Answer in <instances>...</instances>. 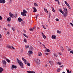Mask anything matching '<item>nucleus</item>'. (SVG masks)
Masks as SVG:
<instances>
[{
    "label": "nucleus",
    "instance_id": "obj_1",
    "mask_svg": "<svg viewBox=\"0 0 73 73\" xmlns=\"http://www.w3.org/2000/svg\"><path fill=\"white\" fill-rule=\"evenodd\" d=\"M17 60L18 62V63L20 66H21V67L22 68H24V66H24V64H23V62H21V60H19V59L18 58H17Z\"/></svg>",
    "mask_w": 73,
    "mask_h": 73
},
{
    "label": "nucleus",
    "instance_id": "obj_2",
    "mask_svg": "<svg viewBox=\"0 0 73 73\" xmlns=\"http://www.w3.org/2000/svg\"><path fill=\"white\" fill-rule=\"evenodd\" d=\"M23 12L21 13V14L23 16H27V15H26V13H28V12L27 11L23 9Z\"/></svg>",
    "mask_w": 73,
    "mask_h": 73
},
{
    "label": "nucleus",
    "instance_id": "obj_3",
    "mask_svg": "<svg viewBox=\"0 0 73 73\" xmlns=\"http://www.w3.org/2000/svg\"><path fill=\"white\" fill-rule=\"evenodd\" d=\"M60 12L62 14H63L64 16H65V17H66V16L68 15V13H67V12L66 11L65 12V14L64 13V12H63V11H62V10Z\"/></svg>",
    "mask_w": 73,
    "mask_h": 73
},
{
    "label": "nucleus",
    "instance_id": "obj_4",
    "mask_svg": "<svg viewBox=\"0 0 73 73\" xmlns=\"http://www.w3.org/2000/svg\"><path fill=\"white\" fill-rule=\"evenodd\" d=\"M35 62H36L38 64H40V60L38 59H36L35 60Z\"/></svg>",
    "mask_w": 73,
    "mask_h": 73
},
{
    "label": "nucleus",
    "instance_id": "obj_5",
    "mask_svg": "<svg viewBox=\"0 0 73 73\" xmlns=\"http://www.w3.org/2000/svg\"><path fill=\"white\" fill-rule=\"evenodd\" d=\"M18 20L19 23H20V22H21V21H23V19H21V18L20 17L18 18Z\"/></svg>",
    "mask_w": 73,
    "mask_h": 73
},
{
    "label": "nucleus",
    "instance_id": "obj_6",
    "mask_svg": "<svg viewBox=\"0 0 73 73\" xmlns=\"http://www.w3.org/2000/svg\"><path fill=\"white\" fill-rule=\"evenodd\" d=\"M0 3H2V4H4L5 3V0H0Z\"/></svg>",
    "mask_w": 73,
    "mask_h": 73
},
{
    "label": "nucleus",
    "instance_id": "obj_7",
    "mask_svg": "<svg viewBox=\"0 0 73 73\" xmlns=\"http://www.w3.org/2000/svg\"><path fill=\"white\" fill-rule=\"evenodd\" d=\"M51 38L52 39H56V36L54 35H52V36Z\"/></svg>",
    "mask_w": 73,
    "mask_h": 73
},
{
    "label": "nucleus",
    "instance_id": "obj_8",
    "mask_svg": "<svg viewBox=\"0 0 73 73\" xmlns=\"http://www.w3.org/2000/svg\"><path fill=\"white\" fill-rule=\"evenodd\" d=\"M9 15L10 17H12V18H13V16H14L12 14V13H9Z\"/></svg>",
    "mask_w": 73,
    "mask_h": 73
},
{
    "label": "nucleus",
    "instance_id": "obj_9",
    "mask_svg": "<svg viewBox=\"0 0 73 73\" xmlns=\"http://www.w3.org/2000/svg\"><path fill=\"white\" fill-rule=\"evenodd\" d=\"M28 73H35V71H27Z\"/></svg>",
    "mask_w": 73,
    "mask_h": 73
},
{
    "label": "nucleus",
    "instance_id": "obj_10",
    "mask_svg": "<svg viewBox=\"0 0 73 73\" xmlns=\"http://www.w3.org/2000/svg\"><path fill=\"white\" fill-rule=\"evenodd\" d=\"M4 70L3 69L0 67V73H2V72Z\"/></svg>",
    "mask_w": 73,
    "mask_h": 73
},
{
    "label": "nucleus",
    "instance_id": "obj_11",
    "mask_svg": "<svg viewBox=\"0 0 73 73\" xmlns=\"http://www.w3.org/2000/svg\"><path fill=\"white\" fill-rule=\"evenodd\" d=\"M2 62H3V64L5 65H6V61H5L4 60H3Z\"/></svg>",
    "mask_w": 73,
    "mask_h": 73
},
{
    "label": "nucleus",
    "instance_id": "obj_12",
    "mask_svg": "<svg viewBox=\"0 0 73 73\" xmlns=\"http://www.w3.org/2000/svg\"><path fill=\"white\" fill-rule=\"evenodd\" d=\"M33 9L34 10V11H33V12H37V9H36V8L35 7H33Z\"/></svg>",
    "mask_w": 73,
    "mask_h": 73
},
{
    "label": "nucleus",
    "instance_id": "obj_13",
    "mask_svg": "<svg viewBox=\"0 0 73 73\" xmlns=\"http://www.w3.org/2000/svg\"><path fill=\"white\" fill-rule=\"evenodd\" d=\"M12 68H13L14 69H16V68H17V66L14 65H12Z\"/></svg>",
    "mask_w": 73,
    "mask_h": 73
},
{
    "label": "nucleus",
    "instance_id": "obj_14",
    "mask_svg": "<svg viewBox=\"0 0 73 73\" xmlns=\"http://www.w3.org/2000/svg\"><path fill=\"white\" fill-rule=\"evenodd\" d=\"M38 54L39 56H42V54L41 52H38Z\"/></svg>",
    "mask_w": 73,
    "mask_h": 73
},
{
    "label": "nucleus",
    "instance_id": "obj_15",
    "mask_svg": "<svg viewBox=\"0 0 73 73\" xmlns=\"http://www.w3.org/2000/svg\"><path fill=\"white\" fill-rule=\"evenodd\" d=\"M7 21H11V17L8 18L7 19Z\"/></svg>",
    "mask_w": 73,
    "mask_h": 73
},
{
    "label": "nucleus",
    "instance_id": "obj_16",
    "mask_svg": "<svg viewBox=\"0 0 73 73\" xmlns=\"http://www.w3.org/2000/svg\"><path fill=\"white\" fill-rule=\"evenodd\" d=\"M28 52L30 54H32L33 53V52L31 51H29Z\"/></svg>",
    "mask_w": 73,
    "mask_h": 73
},
{
    "label": "nucleus",
    "instance_id": "obj_17",
    "mask_svg": "<svg viewBox=\"0 0 73 73\" xmlns=\"http://www.w3.org/2000/svg\"><path fill=\"white\" fill-rule=\"evenodd\" d=\"M60 70H61V69L60 68H58L57 70V72H60Z\"/></svg>",
    "mask_w": 73,
    "mask_h": 73
},
{
    "label": "nucleus",
    "instance_id": "obj_18",
    "mask_svg": "<svg viewBox=\"0 0 73 73\" xmlns=\"http://www.w3.org/2000/svg\"><path fill=\"white\" fill-rule=\"evenodd\" d=\"M25 47L26 48V49H27L28 48H29V45H25Z\"/></svg>",
    "mask_w": 73,
    "mask_h": 73
},
{
    "label": "nucleus",
    "instance_id": "obj_19",
    "mask_svg": "<svg viewBox=\"0 0 73 73\" xmlns=\"http://www.w3.org/2000/svg\"><path fill=\"white\" fill-rule=\"evenodd\" d=\"M34 4L35 7H38V5L36 3H34Z\"/></svg>",
    "mask_w": 73,
    "mask_h": 73
},
{
    "label": "nucleus",
    "instance_id": "obj_20",
    "mask_svg": "<svg viewBox=\"0 0 73 73\" xmlns=\"http://www.w3.org/2000/svg\"><path fill=\"white\" fill-rule=\"evenodd\" d=\"M60 48L61 50L62 51H64V48H63V47L62 46H60Z\"/></svg>",
    "mask_w": 73,
    "mask_h": 73
},
{
    "label": "nucleus",
    "instance_id": "obj_21",
    "mask_svg": "<svg viewBox=\"0 0 73 73\" xmlns=\"http://www.w3.org/2000/svg\"><path fill=\"white\" fill-rule=\"evenodd\" d=\"M49 63L51 65H53V62L52 61H49Z\"/></svg>",
    "mask_w": 73,
    "mask_h": 73
},
{
    "label": "nucleus",
    "instance_id": "obj_22",
    "mask_svg": "<svg viewBox=\"0 0 73 73\" xmlns=\"http://www.w3.org/2000/svg\"><path fill=\"white\" fill-rule=\"evenodd\" d=\"M12 29H13V31H15V30H16V28H15V27H13L12 28Z\"/></svg>",
    "mask_w": 73,
    "mask_h": 73
},
{
    "label": "nucleus",
    "instance_id": "obj_23",
    "mask_svg": "<svg viewBox=\"0 0 73 73\" xmlns=\"http://www.w3.org/2000/svg\"><path fill=\"white\" fill-rule=\"evenodd\" d=\"M17 14L16 13L15 14L14 17L15 18H16V17H17Z\"/></svg>",
    "mask_w": 73,
    "mask_h": 73
},
{
    "label": "nucleus",
    "instance_id": "obj_24",
    "mask_svg": "<svg viewBox=\"0 0 73 73\" xmlns=\"http://www.w3.org/2000/svg\"><path fill=\"white\" fill-rule=\"evenodd\" d=\"M44 10L45 11H46V12L48 13V10H47V9H44Z\"/></svg>",
    "mask_w": 73,
    "mask_h": 73
},
{
    "label": "nucleus",
    "instance_id": "obj_25",
    "mask_svg": "<svg viewBox=\"0 0 73 73\" xmlns=\"http://www.w3.org/2000/svg\"><path fill=\"white\" fill-rule=\"evenodd\" d=\"M63 9H64V10H65L66 11H65V12H67V11H68V10H67V9H66V8L64 7Z\"/></svg>",
    "mask_w": 73,
    "mask_h": 73
},
{
    "label": "nucleus",
    "instance_id": "obj_26",
    "mask_svg": "<svg viewBox=\"0 0 73 73\" xmlns=\"http://www.w3.org/2000/svg\"><path fill=\"white\" fill-rule=\"evenodd\" d=\"M6 61H7V62H11V61H10L9 60V59H6Z\"/></svg>",
    "mask_w": 73,
    "mask_h": 73
},
{
    "label": "nucleus",
    "instance_id": "obj_27",
    "mask_svg": "<svg viewBox=\"0 0 73 73\" xmlns=\"http://www.w3.org/2000/svg\"><path fill=\"white\" fill-rule=\"evenodd\" d=\"M7 47L10 49H11V48H12V47L11 46L9 45L7 46Z\"/></svg>",
    "mask_w": 73,
    "mask_h": 73
},
{
    "label": "nucleus",
    "instance_id": "obj_28",
    "mask_svg": "<svg viewBox=\"0 0 73 73\" xmlns=\"http://www.w3.org/2000/svg\"><path fill=\"white\" fill-rule=\"evenodd\" d=\"M57 33H59L60 34V33H61V31H57Z\"/></svg>",
    "mask_w": 73,
    "mask_h": 73
},
{
    "label": "nucleus",
    "instance_id": "obj_29",
    "mask_svg": "<svg viewBox=\"0 0 73 73\" xmlns=\"http://www.w3.org/2000/svg\"><path fill=\"white\" fill-rule=\"evenodd\" d=\"M23 35H24V36H25L26 37H27V38H28V36H27L26 34H23Z\"/></svg>",
    "mask_w": 73,
    "mask_h": 73
},
{
    "label": "nucleus",
    "instance_id": "obj_30",
    "mask_svg": "<svg viewBox=\"0 0 73 73\" xmlns=\"http://www.w3.org/2000/svg\"><path fill=\"white\" fill-rule=\"evenodd\" d=\"M36 28V27H34L33 28V31H35L36 30V29H35Z\"/></svg>",
    "mask_w": 73,
    "mask_h": 73
},
{
    "label": "nucleus",
    "instance_id": "obj_31",
    "mask_svg": "<svg viewBox=\"0 0 73 73\" xmlns=\"http://www.w3.org/2000/svg\"><path fill=\"white\" fill-rule=\"evenodd\" d=\"M22 59L23 61H25L26 60L24 58H22Z\"/></svg>",
    "mask_w": 73,
    "mask_h": 73
},
{
    "label": "nucleus",
    "instance_id": "obj_32",
    "mask_svg": "<svg viewBox=\"0 0 73 73\" xmlns=\"http://www.w3.org/2000/svg\"><path fill=\"white\" fill-rule=\"evenodd\" d=\"M54 55L56 57H57V54H56V53H55L54 54Z\"/></svg>",
    "mask_w": 73,
    "mask_h": 73
},
{
    "label": "nucleus",
    "instance_id": "obj_33",
    "mask_svg": "<svg viewBox=\"0 0 73 73\" xmlns=\"http://www.w3.org/2000/svg\"><path fill=\"white\" fill-rule=\"evenodd\" d=\"M3 19V17L1 16L0 15V20H1Z\"/></svg>",
    "mask_w": 73,
    "mask_h": 73
},
{
    "label": "nucleus",
    "instance_id": "obj_34",
    "mask_svg": "<svg viewBox=\"0 0 73 73\" xmlns=\"http://www.w3.org/2000/svg\"><path fill=\"white\" fill-rule=\"evenodd\" d=\"M44 38V39H45V38H46V36H45V35H44L43 36H42Z\"/></svg>",
    "mask_w": 73,
    "mask_h": 73
},
{
    "label": "nucleus",
    "instance_id": "obj_35",
    "mask_svg": "<svg viewBox=\"0 0 73 73\" xmlns=\"http://www.w3.org/2000/svg\"><path fill=\"white\" fill-rule=\"evenodd\" d=\"M24 41L26 43L27 41V39H24Z\"/></svg>",
    "mask_w": 73,
    "mask_h": 73
},
{
    "label": "nucleus",
    "instance_id": "obj_36",
    "mask_svg": "<svg viewBox=\"0 0 73 73\" xmlns=\"http://www.w3.org/2000/svg\"><path fill=\"white\" fill-rule=\"evenodd\" d=\"M57 64H58V65H61V62H58Z\"/></svg>",
    "mask_w": 73,
    "mask_h": 73
},
{
    "label": "nucleus",
    "instance_id": "obj_37",
    "mask_svg": "<svg viewBox=\"0 0 73 73\" xmlns=\"http://www.w3.org/2000/svg\"><path fill=\"white\" fill-rule=\"evenodd\" d=\"M46 49V51L48 52H50V50H49V49Z\"/></svg>",
    "mask_w": 73,
    "mask_h": 73
},
{
    "label": "nucleus",
    "instance_id": "obj_38",
    "mask_svg": "<svg viewBox=\"0 0 73 73\" xmlns=\"http://www.w3.org/2000/svg\"><path fill=\"white\" fill-rule=\"evenodd\" d=\"M27 65H28V66H30V65H31V64H30V63H27Z\"/></svg>",
    "mask_w": 73,
    "mask_h": 73
},
{
    "label": "nucleus",
    "instance_id": "obj_39",
    "mask_svg": "<svg viewBox=\"0 0 73 73\" xmlns=\"http://www.w3.org/2000/svg\"><path fill=\"white\" fill-rule=\"evenodd\" d=\"M50 15H51V13H49V18H50Z\"/></svg>",
    "mask_w": 73,
    "mask_h": 73
},
{
    "label": "nucleus",
    "instance_id": "obj_40",
    "mask_svg": "<svg viewBox=\"0 0 73 73\" xmlns=\"http://www.w3.org/2000/svg\"><path fill=\"white\" fill-rule=\"evenodd\" d=\"M42 45H43V46H44V48H45L46 49V47H45V45L43 44H42Z\"/></svg>",
    "mask_w": 73,
    "mask_h": 73
},
{
    "label": "nucleus",
    "instance_id": "obj_41",
    "mask_svg": "<svg viewBox=\"0 0 73 73\" xmlns=\"http://www.w3.org/2000/svg\"><path fill=\"white\" fill-rule=\"evenodd\" d=\"M42 26L43 27V28L45 29H46V27H45L44 25H42Z\"/></svg>",
    "mask_w": 73,
    "mask_h": 73
},
{
    "label": "nucleus",
    "instance_id": "obj_42",
    "mask_svg": "<svg viewBox=\"0 0 73 73\" xmlns=\"http://www.w3.org/2000/svg\"><path fill=\"white\" fill-rule=\"evenodd\" d=\"M30 31H33V30L31 28L30 29Z\"/></svg>",
    "mask_w": 73,
    "mask_h": 73
},
{
    "label": "nucleus",
    "instance_id": "obj_43",
    "mask_svg": "<svg viewBox=\"0 0 73 73\" xmlns=\"http://www.w3.org/2000/svg\"><path fill=\"white\" fill-rule=\"evenodd\" d=\"M64 2H65V3L66 4V5L67 4H68V3H67V2H66V1H64Z\"/></svg>",
    "mask_w": 73,
    "mask_h": 73
},
{
    "label": "nucleus",
    "instance_id": "obj_44",
    "mask_svg": "<svg viewBox=\"0 0 73 73\" xmlns=\"http://www.w3.org/2000/svg\"><path fill=\"white\" fill-rule=\"evenodd\" d=\"M56 20L57 21H59V20L58 19L56 18Z\"/></svg>",
    "mask_w": 73,
    "mask_h": 73
},
{
    "label": "nucleus",
    "instance_id": "obj_45",
    "mask_svg": "<svg viewBox=\"0 0 73 73\" xmlns=\"http://www.w3.org/2000/svg\"><path fill=\"white\" fill-rule=\"evenodd\" d=\"M70 24L71 25L72 27H73V24L72 23H70Z\"/></svg>",
    "mask_w": 73,
    "mask_h": 73
},
{
    "label": "nucleus",
    "instance_id": "obj_46",
    "mask_svg": "<svg viewBox=\"0 0 73 73\" xmlns=\"http://www.w3.org/2000/svg\"><path fill=\"white\" fill-rule=\"evenodd\" d=\"M67 72L68 73H69V72H70V71H69V70H67Z\"/></svg>",
    "mask_w": 73,
    "mask_h": 73
},
{
    "label": "nucleus",
    "instance_id": "obj_47",
    "mask_svg": "<svg viewBox=\"0 0 73 73\" xmlns=\"http://www.w3.org/2000/svg\"><path fill=\"white\" fill-rule=\"evenodd\" d=\"M62 11V10H61V9H59V11L60 12H61Z\"/></svg>",
    "mask_w": 73,
    "mask_h": 73
},
{
    "label": "nucleus",
    "instance_id": "obj_48",
    "mask_svg": "<svg viewBox=\"0 0 73 73\" xmlns=\"http://www.w3.org/2000/svg\"><path fill=\"white\" fill-rule=\"evenodd\" d=\"M25 62V64H27V60H26L25 61H24Z\"/></svg>",
    "mask_w": 73,
    "mask_h": 73
},
{
    "label": "nucleus",
    "instance_id": "obj_49",
    "mask_svg": "<svg viewBox=\"0 0 73 73\" xmlns=\"http://www.w3.org/2000/svg\"><path fill=\"white\" fill-rule=\"evenodd\" d=\"M13 0H10V1H9V2L10 3L12 2V1Z\"/></svg>",
    "mask_w": 73,
    "mask_h": 73
},
{
    "label": "nucleus",
    "instance_id": "obj_50",
    "mask_svg": "<svg viewBox=\"0 0 73 73\" xmlns=\"http://www.w3.org/2000/svg\"><path fill=\"white\" fill-rule=\"evenodd\" d=\"M53 12H55V10H54V9H53V10H52Z\"/></svg>",
    "mask_w": 73,
    "mask_h": 73
},
{
    "label": "nucleus",
    "instance_id": "obj_51",
    "mask_svg": "<svg viewBox=\"0 0 73 73\" xmlns=\"http://www.w3.org/2000/svg\"><path fill=\"white\" fill-rule=\"evenodd\" d=\"M12 48H13V49H15V48L13 47V46H11Z\"/></svg>",
    "mask_w": 73,
    "mask_h": 73
},
{
    "label": "nucleus",
    "instance_id": "obj_52",
    "mask_svg": "<svg viewBox=\"0 0 73 73\" xmlns=\"http://www.w3.org/2000/svg\"><path fill=\"white\" fill-rule=\"evenodd\" d=\"M66 5H67V6H68V7H69L70 6L69 5L68 3H67V4Z\"/></svg>",
    "mask_w": 73,
    "mask_h": 73
},
{
    "label": "nucleus",
    "instance_id": "obj_53",
    "mask_svg": "<svg viewBox=\"0 0 73 73\" xmlns=\"http://www.w3.org/2000/svg\"><path fill=\"white\" fill-rule=\"evenodd\" d=\"M8 26L9 27H10V26H11V25H10V24H9L8 25Z\"/></svg>",
    "mask_w": 73,
    "mask_h": 73
},
{
    "label": "nucleus",
    "instance_id": "obj_54",
    "mask_svg": "<svg viewBox=\"0 0 73 73\" xmlns=\"http://www.w3.org/2000/svg\"><path fill=\"white\" fill-rule=\"evenodd\" d=\"M58 2L59 5H60V1H58Z\"/></svg>",
    "mask_w": 73,
    "mask_h": 73
},
{
    "label": "nucleus",
    "instance_id": "obj_55",
    "mask_svg": "<svg viewBox=\"0 0 73 73\" xmlns=\"http://www.w3.org/2000/svg\"><path fill=\"white\" fill-rule=\"evenodd\" d=\"M2 37V36L0 34V38H1Z\"/></svg>",
    "mask_w": 73,
    "mask_h": 73
},
{
    "label": "nucleus",
    "instance_id": "obj_56",
    "mask_svg": "<svg viewBox=\"0 0 73 73\" xmlns=\"http://www.w3.org/2000/svg\"><path fill=\"white\" fill-rule=\"evenodd\" d=\"M23 32H24V33H26V31L25 30H23Z\"/></svg>",
    "mask_w": 73,
    "mask_h": 73
},
{
    "label": "nucleus",
    "instance_id": "obj_57",
    "mask_svg": "<svg viewBox=\"0 0 73 73\" xmlns=\"http://www.w3.org/2000/svg\"><path fill=\"white\" fill-rule=\"evenodd\" d=\"M42 33V36H43L44 35V33Z\"/></svg>",
    "mask_w": 73,
    "mask_h": 73
},
{
    "label": "nucleus",
    "instance_id": "obj_58",
    "mask_svg": "<svg viewBox=\"0 0 73 73\" xmlns=\"http://www.w3.org/2000/svg\"><path fill=\"white\" fill-rule=\"evenodd\" d=\"M68 7L69 9H71V8H70V6H68Z\"/></svg>",
    "mask_w": 73,
    "mask_h": 73
},
{
    "label": "nucleus",
    "instance_id": "obj_59",
    "mask_svg": "<svg viewBox=\"0 0 73 73\" xmlns=\"http://www.w3.org/2000/svg\"><path fill=\"white\" fill-rule=\"evenodd\" d=\"M45 54H46V55H48V54H49V53H46Z\"/></svg>",
    "mask_w": 73,
    "mask_h": 73
},
{
    "label": "nucleus",
    "instance_id": "obj_60",
    "mask_svg": "<svg viewBox=\"0 0 73 73\" xmlns=\"http://www.w3.org/2000/svg\"><path fill=\"white\" fill-rule=\"evenodd\" d=\"M24 23V22H23L21 24L22 25H23V24H24V23Z\"/></svg>",
    "mask_w": 73,
    "mask_h": 73
},
{
    "label": "nucleus",
    "instance_id": "obj_61",
    "mask_svg": "<svg viewBox=\"0 0 73 73\" xmlns=\"http://www.w3.org/2000/svg\"><path fill=\"white\" fill-rule=\"evenodd\" d=\"M3 58H5V59H7V58L5 57H4Z\"/></svg>",
    "mask_w": 73,
    "mask_h": 73
},
{
    "label": "nucleus",
    "instance_id": "obj_62",
    "mask_svg": "<svg viewBox=\"0 0 73 73\" xmlns=\"http://www.w3.org/2000/svg\"><path fill=\"white\" fill-rule=\"evenodd\" d=\"M71 50V49H70V48L68 49V51H70V50Z\"/></svg>",
    "mask_w": 73,
    "mask_h": 73
},
{
    "label": "nucleus",
    "instance_id": "obj_63",
    "mask_svg": "<svg viewBox=\"0 0 73 73\" xmlns=\"http://www.w3.org/2000/svg\"><path fill=\"white\" fill-rule=\"evenodd\" d=\"M7 34H8V35H9V32L8 31L7 33Z\"/></svg>",
    "mask_w": 73,
    "mask_h": 73
},
{
    "label": "nucleus",
    "instance_id": "obj_64",
    "mask_svg": "<svg viewBox=\"0 0 73 73\" xmlns=\"http://www.w3.org/2000/svg\"><path fill=\"white\" fill-rule=\"evenodd\" d=\"M59 54H60V55H61V53H59Z\"/></svg>",
    "mask_w": 73,
    "mask_h": 73
}]
</instances>
